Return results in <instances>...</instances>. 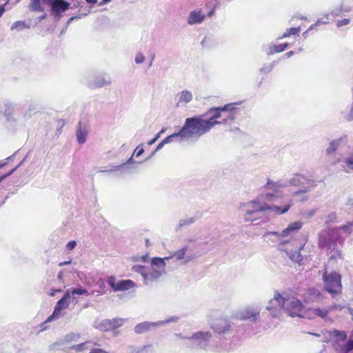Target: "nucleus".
Masks as SVG:
<instances>
[{"label":"nucleus","instance_id":"nucleus-51","mask_svg":"<svg viewBox=\"0 0 353 353\" xmlns=\"http://www.w3.org/2000/svg\"><path fill=\"white\" fill-rule=\"evenodd\" d=\"M350 22V20L349 19H343L341 20H339L336 23V26L338 27H341L343 26L348 25Z\"/></svg>","mask_w":353,"mask_h":353},{"label":"nucleus","instance_id":"nucleus-36","mask_svg":"<svg viewBox=\"0 0 353 353\" xmlns=\"http://www.w3.org/2000/svg\"><path fill=\"white\" fill-rule=\"evenodd\" d=\"M96 327L101 331H108L111 330L110 320L104 319L99 323Z\"/></svg>","mask_w":353,"mask_h":353},{"label":"nucleus","instance_id":"nucleus-37","mask_svg":"<svg viewBox=\"0 0 353 353\" xmlns=\"http://www.w3.org/2000/svg\"><path fill=\"white\" fill-rule=\"evenodd\" d=\"M108 284L111 287L114 292H118V281L114 276H108L107 279Z\"/></svg>","mask_w":353,"mask_h":353},{"label":"nucleus","instance_id":"nucleus-40","mask_svg":"<svg viewBox=\"0 0 353 353\" xmlns=\"http://www.w3.org/2000/svg\"><path fill=\"white\" fill-rule=\"evenodd\" d=\"M300 30H301L300 27H298V28H290L286 30V31L283 33V34L281 37V39L288 37H290V35H292V34H298L300 32Z\"/></svg>","mask_w":353,"mask_h":353},{"label":"nucleus","instance_id":"nucleus-11","mask_svg":"<svg viewBox=\"0 0 353 353\" xmlns=\"http://www.w3.org/2000/svg\"><path fill=\"white\" fill-rule=\"evenodd\" d=\"M260 312L258 307L248 306L237 311L234 314V317L242 321L250 320L256 322L259 318Z\"/></svg>","mask_w":353,"mask_h":353},{"label":"nucleus","instance_id":"nucleus-5","mask_svg":"<svg viewBox=\"0 0 353 353\" xmlns=\"http://www.w3.org/2000/svg\"><path fill=\"white\" fill-rule=\"evenodd\" d=\"M339 240V231L337 229H327L320 232L319 236V246L327 251L336 250L337 256L339 252L336 248V241Z\"/></svg>","mask_w":353,"mask_h":353},{"label":"nucleus","instance_id":"nucleus-27","mask_svg":"<svg viewBox=\"0 0 353 353\" xmlns=\"http://www.w3.org/2000/svg\"><path fill=\"white\" fill-rule=\"evenodd\" d=\"M164 143L166 144L170 143L173 141H179L181 142L183 141H186L185 137L182 136V130L181 129L179 132L173 133L172 134L167 137L165 139H163Z\"/></svg>","mask_w":353,"mask_h":353},{"label":"nucleus","instance_id":"nucleus-49","mask_svg":"<svg viewBox=\"0 0 353 353\" xmlns=\"http://www.w3.org/2000/svg\"><path fill=\"white\" fill-rule=\"evenodd\" d=\"M144 152V150L143 147L139 145L137 147V148L134 150L133 155H135L137 157H140L143 153Z\"/></svg>","mask_w":353,"mask_h":353},{"label":"nucleus","instance_id":"nucleus-60","mask_svg":"<svg viewBox=\"0 0 353 353\" xmlns=\"http://www.w3.org/2000/svg\"><path fill=\"white\" fill-rule=\"evenodd\" d=\"M175 335L181 339H188V338L190 337V336H183L181 334H176Z\"/></svg>","mask_w":353,"mask_h":353},{"label":"nucleus","instance_id":"nucleus-1","mask_svg":"<svg viewBox=\"0 0 353 353\" xmlns=\"http://www.w3.org/2000/svg\"><path fill=\"white\" fill-rule=\"evenodd\" d=\"M239 103H232L223 107L211 108L206 114L208 119L202 117L187 118L182 127V136L185 140H197L204 134L208 132L214 125L221 123H228L233 121L235 118V105Z\"/></svg>","mask_w":353,"mask_h":353},{"label":"nucleus","instance_id":"nucleus-20","mask_svg":"<svg viewBox=\"0 0 353 353\" xmlns=\"http://www.w3.org/2000/svg\"><path fill=\"white\" fill-rule=\"evenodd\" d=\"M132 157H131L126 163L119 165H110L108 170H100L101 172H117L118 175H121L126 172L128 165L134 163Z\"/></svg>","mask_w":353,"mask_h":353},{"label":"nucleus","instance_id":"nucleus-62","mask_svg":"<svg viewBox=\"0 0 353 353\" xmlns=\"http://www.w3.org/2000/svg\"><path fill=\"white\" fill-rule=\"evenodd\" d=\"M316 25H315V23L311 25L310 27L308 28V30L303 33V34H307L308 31L313 30L314 28V27H316Z\"/></svg>","mask_w":353,"mask_h":353},{"label":"nucleus","instance_id":"nucleus-25","mask_svg":"<svg viewBox=\"0 0 353 353\" xmlns=\"http://www.w3.org/2000/svg\"><path fill=\"white\" fill-rule=\"evenodd\" d=\"M344 307H342L341 305H332V306H330L329 307H324V308H319V307H316L315 308L314 310V314H315V318L316 316H319L321 318H323L324 319L325 317L327 316V315L328 314V313L334 310V309H339V310H342Z\"/></svg>","mask_w":353,"mask_h":353},{"label":"nucleus","instance_id":"nucleus-19","mask_svg":"<svg viewBox=\"0 0 353 353\" xmlns=\"http://www.w3.org/2000/svg\"><path fill=\"white\" fill-rule=\"evenodd\" d=\"M88 133V127L86 123L80 121L77 130V140L79 144H83L86 141Z\"/></svg>","mask_w":353,"mask_h":353},{"label":"nucleus","instance_id":"nucleus-64","mask_svg":"<svg viewBox=\"0 0 353 353\" xmlns=\"http://www.w3.org/2000/svg\"><path fill=\"white\" fill-rule=\"evenodd\" d=\"M294 51H290V52H287V53L285 54V56H286L288 58H289V57H290L291 56H292V55H294Z\"/></svg>","mask_w":353,"mask_h":353},{"label":"nucleus","instance_id":"nucleus-26","mask_svg":"<svg viewBox=\"0 0 353 353\" xmlns=\"http://www.w3.org/2000/svg\"><path fill=\"white\" fill-rule=\"evenodd\" d=\"M111 83L110 77H98L94 81L90 83L89 86L91 88H101Z\"/></svg>","mask_w":353,"mask_h":353},{"label":"nucleus","instance_id":"nucleus-23","mask_svg":"<svg viewBox=\"0 0 353 353\" xmlns=\"http://www.w3.org/2000/svg\"><path fill=\"white\" fill-rule=\"evenodd\" d=\"M303 181L305 182V185H303V189L295 192V194L307 193L310 191L312 188L316 187L318 182L321 181H315L305 176Z\"/></svg>","mask_w":353,"mask_h":353},{"label":"nucleus","instance_id":"nucleus-21","mask_svg":"<svg viewBox=\"0 0 353 353\" xmlns=\"http://www.w3.org/2000/svg\"><path fill=\"white\" fill-rule=\"evenodd\" d=\"M321 296L319 290L314 288H308L303 295L306 303L319 302L321 300Z\"/></svg>","mask_w":353,"mask_h":353},{"label":"nucleus","instance_id":"nucleus-54","mask_svg":"<svg viewBox=\"0 0 353 353\" xmlns=\"http://www.w3.org/2000/svg\"><path fill=\"white\" fill-rule=\"evenodd\" d=\"M76 245L77 243L75 241H71L67 244L66 247L68 250H72L75 248Z\"/></svg>","mask_w":353,"mask_h":353},{"label":"nucleus","instance_id":"nucleus-50","mask_svg":"<svg viewBox=\"0 0 353 353\" xmlns=\"http://www.w3.org/2000/svg\"><path fill=\"white\" fill-rule=\"evenodd\" d=\"M87 345V343H81L80 344H78L77 345L72 346V349L74 350L77 352H81L85 348V345Z\"/></svg>","mask_w":353,"mask_h":353},{"label":"nucleus","instance_id":"nucleus-18","mask_svg":"<svg viewBox=\"0 0 353 353\" xmlns=\"http://www.w3.org/2000/svg\"><path fill=\"white\" fill-rule=\"evenodd\" d=\"M205 15L201 9L191 11L188 17L187 23L189 25L200 24L204 21Z\"/></svg>","mask_w":353,"mask_h":353},{"label":"nucleus","instance_id":"nucleus-10","mask_svg":"<svg viewBox=\"0 0 353 353\" xmlns=\"http://www.w3.org/2000/svg\"><path fill=\"white\" fill-rule=\"evenodd\" d=\"M19 114L17 115L15 123H25L30 120L39 111V105L36 101H30L28 108H18Z\"/></svg>","mask_w":353,"mask_h":353},{"label":"nucleus","instance_id":"nucleus-57","mask_svg":"<svg viewBox=\"0 0 353 353\" xmlns=\"http://www.w3.org/2000/svg\"><path fill=\"white\" fill-rule=\"evenodd\" d=\"M159 134H157L155 137L154 139H152V140H150L149 142H148V145H153L157 140L159 138Z\"/></svg>","mask_w":353,"mask_h":353},{"label":"nucleus","instance_id":"nucleus-55","mask_svg":"<svg viewBox=\"0 0 353 353\" xmlns=\"http://www.w3.org/2000/svg\"><path fill=\"white\" fill-rule=\"evenodd\" d=\"M294 196H299L300 195V198L299 199V201H304L307 200V196L305 195V193L295 194V192H294Z\"/></svg>","mask_w":353,"mask_h":353},{"label":"nucleus","instance_id":"nucleus-31","mask_svg":"<svg viewBox=\"0 0 353 353\" xmlns=\"http://www.w3.org/2000/svg\"><path fill=\"white\" fill-rule=\"evenodd\" d=\"M331 336L334 338L336 340L333 341L332 344L334 342H339L342 343L347 339V333L345 331H339V330H333L330 332Z\"/></svg>","mask_w":353,"mask_h":353},{"label":"nucleus","instance_id":"nucleus-6","mask_svg":"<svg viewBox=\"0 0 353 353\" xmlns=\"http://www.w3.org/2000/svg\"><path fill=\"white\" fill-rule=\"evenodd\" d=\"M325 290L332 296L337 294L341 292V277L336 272L327 274L325 272L323 276Z\"/></svg>","mask_w":353,"mask_h":353},{"label":"nucleus","instance_id":"nucleus-12","mask_svg":"<svg viewBox=\"0 0 353 353\" xmlns=\"http://www.w3.org/2000/svg\"><path fill=\"white\" fill-rule=\"evenodd\" d=\"M19 106L9 100L1 101L0 113L4 115L8 121L16 122L15 110H18Z\"/></svg>","mask_w":353,"mask_h":353},{"label":"nucleus","instance_id":"nucleus-16","mask_svg":"<svg viewBox=\"0 0 353 353\" xmlns=\"http://www.w3.org/2000/svg\"><path fill=\"white\" fill-rule=\"evenodd\" d=\"M44 3L48 4L52 11L58 14L68 9L70 4L63 0H44Z\"/></svg>","mask_w":353,"mask_h":353},{"label":"nucleus","instance_id":"nucleus-2","mask_svg":"<svg viewBox=\"0 0 353 353\" xmlns=\"http://www.w3.org/2000/svg\"><path fill=\"white\" fill-rule=\"evenodd\" d=\"M279 198V193L272 192L261 194L251 201L241 203L239 210L242 212L244 222L250 223L261 219V223H267L269 219L261 215L267 211L274 212L276 214L286 213L293 204L292 200H290L283 208L268 203L276 202Z\"/></svg>","mask_w":353,"mask_h":353},{"label":"nucleus","instance_id":"nucleus-52","mask_svg":"<svg viewBox=\"0 0 353 353\" xmlns=\"http://www.w3.org/2000/svg\"><path fill=\"white\" fill-rule=\"evenodd\" d=\"M166 143H164V141L163 140L161 143H159L155 150L151 154L150 157L145 159V161L148 160L150 158H151L156 152L161 150Z\"/></svg>","mask_w":353,"mask_h":353},{"label":"nucleus","instance_id":"nucleus-33","mask_svg":"<svg viewBox=\"0 0 353 353\" xmlns=\"http://www.w3.org/2000/svg\"><path fill=\"white\" fill-rule=\"evenodd\" d=\"M186 251H187V248L184 247V248L180 249L179 250L175 252L174 254H171V256L165 257L164 258L165 261L172 259L173 257H176L178 260L183 259L185 258Z\"/></svg>","mask_w":353,"mask_h":353},{"label":"nucleus","instance_id":"nucleus-7","mask_svg":"<svg viewBox=\"0 0 353 353\" xmlns=\"http://www.w3.org/2000/svg\"><path fill=\"white\" fill-rule=\"evenodd\" d=\"M303 308L300 300L284 294L283 310L292 317H299Z\"/></svg>","mask_w":353,"mask_h":353},{"label":"nucleus","instance_id":"nucleus-61","mask_svg":"<svg viewBox=\"0 0 353 353\" xmlns=\"http://www.w3.org/2000/svg\"><path fill=\"white\" fill-rule=\"evenodd\" d=\"M71 263V261H63V262H61L59 263V266H63V265H68Z\"/></svg>","mask_w":353,"mask_h":353},{"label":"nucleus","instance_id":"nucleus-14","mask_svg":"<svg viewBox=\"0 0 353 353\" xmlns=\"http://www.w3.org/2000/svg\"><path fill=\"white\" fill-rule=\"evenodd\" d=\"M70 298V290H67L63 297L57 303L52 314L47 319L46 322H51L52 321L58 319L61 311L68 307Z\"/></svg>","mask_w":353,"mask_h":353},{"label":"nucleus","instance_id":"nucleus-24","mask_svg":"<svg viewBox=\"0 0 353 353\" xmlns=\"http://www.w3.org/2000/svg\"><path fill=\"white\" fill-rule=\"evenodd\" d=\"M288 46V43H283L274 46H267L263 47V50L268 55L275 52H281L284 51Z\"/></svg>","mask_w":353,"mask_h":353},{"label":"nucleus","instance_id":"nucleus-56","mask_svg":"<svg viewBox=\"0 0 353 353\" xmlns=\"http://www.w3.org/2000/svg\"><path fill=\"white\" fill-rule=\"evenodd\" d=\"M90 353H108L101 349L99 348H94L92 349Z\"/></svg>","mask_w":353,"mask_h":353},{"label":"nucleus","instance_id":"nucleus-13","mask_svg":"<svg viewBox=\"0 0 353 353\" xmlns=\"http://www.w3.org/2000/svg\"><path fill=\"white\" fill-rule=\"evenodd\" d=\"M178 321H179V318L177 316H173L166 320L159 321L155 323L144 321V322L137 324L134 327V331L136 333L141 334V333H143L145 332L150 330L152 327H156L157 326L163 325L165 324L170 323L172 322H177Z\"/></svg>","mask_w":353,"mask_h":353},{"label":"nucleus","instance_id":"nucleus-4","mask_svg":"<svg viewBox=\"0 0 353 353\" xmlns=\"http://www.w3.org/2000/svg\"><path fill=\"white\" fill-rule=\"evenodd\" d=\"M302 222L296 221L288 225V226L281 232H268L264 235V237L267 241L286 244L292 240L293 236L302 228Z\"/></svg>","mask_w":353,"mask_h":353},{"label":"nucleus","instance_id":"nucleus-3","mask_svg":"<svg viewBox=\"0 0 353 353\" xmlns=\"http://www.w3.org/2000/svg\"><path fill=\"white\" fill-rule=\"evenodd\" d=\"M165 259L154 257L151 261L150 269L143 265H137L132 267V270L141 275L145 285H150L165 274Z\"/></svg>","mask_w":353,"mask_h":353},{"label":"nucleus","instance_id":"nucleus-46","mask_svg":"<svg viewBox=\"0 0 353 353\" xmlns=\"http://www.w3.org/2000/svg\"><path fill=\"white\" fill-rule=\"evenodd\" d=\"M145 60V57L142 52H137L134 57V61L137 64L143 63Z\"/></svg>","mask_w":353,"mask_h":353},{"label":"nucleus","instance_id":"nucleus-8","mask_svg":"<svg viewBox=\"0 0 353 353\" xmlns=\"http://www.w3.org/2000/svg\"><path fill=\"white\" fill-rule=\"evenodd\" d=\"M212 336V333L209 331H199L190 336L188 341L193 348L204 350L208 346Z\"/></svg>","mask_w":353,"mask_h":353},{"label":"nucleus","instance_id":"nucleus-43","mask_svg":"<svg viewBox=\"0 0 353 353\" xmlns=\"http://www.w3.org/2000/svg\"><path fill=\"white\" fill-rule=\"evenodd\" d=\"M41 0H32L30 4V8L33 11H43L41 7Z\"/></svg>","mask_w":353,"mask_h":353},{"label":"nucleus","instance_id":"nucleus-35","mask_svg":"<svg viewBox=\"0 0 353 353\" xmlns=\"http://www.w3.org/2000/svg\"><path fill=\"white\" fill-rule=\"evenodd\" d=\"M195 222V219L194 217H189L181 219L179 221V224L176 226V230H180L181 228L190 225Z\"/></svg>","mask_w":353,"mask_h":353},{"label":"nucleus","instance_id":"nucleus-28","mask_svg":"<svg viewBox=\"0 0 353 353\" xmlns=\"http://www.w3.org/2000/svg\"><path fill=\"white\" fill-rule=\"evenodd\" d=\"M118 292L126 291L135 286V283L132 280H119L118 281Z\"/></svg>","mask_w":353,"mask_h":353},{"label":"nucleus","instance_id":"nucleus-34","mask_svg":"<svg viewBox=\"0 0 353 353\" xmlns=\"http://www.w3.org/2000/svg\"><path fill=\"white\" fill-rule=\"evenodd\" d=\"M315 308H309L307 310H305L303 308L301 314H300V318H305L308 319H313L315 318V312H314Z\"/></svg>","mask_w":353,"mask_h":353},{"label":"nucleus","instance_id":"nucleus-42","mask_svg":"<svg viewBox=\"0 0 353 353\" xmlns=\"http://www.w3.org/2000/svg\"><path fill=\"white\" fill-rule=\"evenodd\" d=\"M303 246H301V247L300 248V250H302V249H303ZM300 252V251H299V252H294V253H293V254H291V256H290V259H291L293 261H295V262H296V263H300V262H301V261H303V256H302V255L300 254V252Z\"/></svg>","mask_w":353,"mask_h":353},{"label":"nucleus","instance_id":"nucleus-22","mask_svg":"<svg viewBox=\"0 0 353 353\" xmlns=\"http://www.w3.org/2000/svg\"><path fill=\"white\" fill-rule=\"evenodd\" d=\"M332 346L336 353H349L353 350V339L349 340L346 343L334 342Z\"/></svg>","mask_w":353,"mask_h":353},{"label":"nucleus","instance_id":"nucleus-15","mask_svg":"<svg viewBox=\"0 0 353 353\" xmlns=\"http://www.w3.org/2000/svg\"><path fill=\"white\" fill-rule=\"evenodd\" d=\"M210 327L214 332L221 334L230 332L232 327L228 319L221 318L216 319L213 323H212Z\"/></svg>","mask_w":353,"mask_h":353},{"label":"nucleus","instance_id":"nucleus-38","mask_svg":"<svg viewBox=\"0 0 353 353\" xmlns=\"http://www.w3.org/2000/svg\"><path fill=\"white\" fill-rule=\"evenodd\" d=\"M343 162L347 168L353 170V150H351L348 156L344 159Z\"/></svg>","mask_w":353,"mask_h":353},{"label":"nucleus","instance_id":"nucleus-17","mask_svg":"<svg viewBox=\"0 0 353 353\" xmlns=\"http://www.w3.org/2000/svg\"><path fill=\"white\" fill-rule=\"evenodd\" d=\"M176 106L178 108H185L193 99L192 93L188 90H183L176 94Z\"/></svg>","mask_w":353,"mask_h":353},{"label":"nucleus","instance_id":"nucleus-32","mask_svg":"<svg viewBox=\"0 0 353 353\" xmlns=\"http://www.w3.org/2000/svg\"><path fill=\"white\" fill-rule=\"evenodd\" d=\"M304 179L305 176L303 175L295 174L289 180L288 184L290 185L303 187V185H305V182L303 181Z\"/></svg>","mask_w":353,"mask_h":353},{"label":"nucleus","instance_id":"nucleus-45","mask_svg":"<svg viewBox=\"0 0 353 353\" xmlns=\"http://www.w3.org/2000/svg\"><path fill=\"white\" fill-rule=\"evenodd\" d=\"M342 9H343V4H341L339 7H337V8H335L334 9H333L330 12V14H331L333 17L339 16L342 14ZM328 16H329V14H327L325 15V17L327 18Z\"/></svg>","mask_w":353,"mask_h":353},{"label":"nucleus","instance_id":"nucleus-58","mask_svg":"<svg viewBox=\"0 0 353 353\" xmlns=\"http://www.w3.org/2000/svg\"><path fill=\"white\" fill-rule=\"evenodd\" d=\"M352 10V8L350 6H345L343 5L342 13L343 12H349Z\"/></svg>","mask_w":353,"mask_h":353},{"label":"nucleus","instance_id":"nucleus-9","mask_svg":"<svg viewBox=\"0 0 353 353\" xmlns=\"http://www.w3.org/2000/svg\"><path fill=\"white\" fill-rule=\"evenodd\" d=\"M284 294H281L275 292L274 296L268 302L266 310L269 311L274 318H279L281 314V309H283Z\"/></svg>","mask_w":353,"mask_h":353},{"label":"nucleus","instance_id":"nucleus-44","mask_svg":"<svg viewBox=\"0 0 353 353\" xmlns=\"http://www.w3.org/2000/svg\"><path fill=\"white\" fill-rule=\"evenodd\" d=\"M26 28V25L25 21H18L13 23L11 26V30L17 29L18 30H21Z\"/></svg>","mask_w":353,"mask_h":353},{"label":"nucleus","instance_id":"nucleus-29","mask_svg":"<svg viewBox=\"0 0 353 353\" xmlns=\"http://www.w3.org/2000/svg\"><path fill=\"white\" fill-rule=\"evenodd\" d=\"M343 141V138L342 137L331 141L326 149V154L330 155L334 153L339 148Z\"/></svg>","mask_w":353,"mask_h":353},{"label":"nucleus","instance_id":"nucleus-48","mask_svg":"<svg viewBox=\"0 0 353 353\" xmlns=\"http://www.w3.org/2000/svg\"><path fill=\"white\" fill-rule=\"evenodd\" d=\"M274 64L264 65L260 70L261 72L269 73L273 69Z\"/></svg>","mask_w":353,"mask_h":353},{"label":"nucleus","instance_id":"nucleus-39","mask_svg":"<svg viewBox=\"0 0 353 353\" xmlns=\"http://www.w3.org/2000/svg\"><path fill=\"white\" fill-rule=\"evenodd\" d=\"M70 296L89 295L88 291L83 288H72L70 291Z\"/></svg>","mask_w":353,"mask_h":353},{"label":"nucleus","instance_id":"nucleus-30","mask_svg":"<svg viewBox=\"0 0 353 353\" xmlns=\"http://www.w3.org/2000/svg\"><path fill=\"white\" fill-rule=\"evenodd\" d=\"M287 185H288L283 184V183H280L279 181H276H276H273L272 180L268 179V181H267V183L264 186V188H266V189L270 190H272L274 192L279 193L278 190L280 188L286 187Z\"/></svg>","mask_w":353,"mask_h":353},{"label":"nucleus","instance_id":"nucleus-59","mask_svg":"<svg viewBox=\"0 0 353 353\" xmlns=\"http://www.w3.org/2000/svg\"><path fill=\"white\" fill-rule=\"evenodd\" d=\"M327 23V21H322L321 19H319V20H317V21L315 23V25H316V26H319V25H321V24H325V23Z\"/></svg>","mask_w":353,"mask_h":353},{"label":"nucleus","instance_id":"nucleus-47","mask_svg":"<svg viewBox=\"0 0 353 353\" xmlns=\"http://www.w3.org/2000/svg\"><path fill=\"white\" fill-rule=\"evenodd\" d=\"M351 227H353V221L351 222H348L345 225H343V226L340 227L339 230H343L344 231L350 234L351 232V231L350 230V228Z\"/></svg>","mask_w":353,"mask_h":353},{"label":"nucleus","instance_id":"nucleus-53","mask_svg":"<svg viewBox=\"0 0 353 353\" xmlns=\"http://www.w3.org/2000/svg\"><path fill=\"white\" fill-rule=\"evenodd\" d=\"M17 167L11 170L8 173L1 176H0V183L2 182L5 179L8 177L10 175H11L12 173H14L15 172V170H17Z\"/></svg>","mask_w":353,"mask_h":353},{"label":"nucleus","instance_id":"nucleus-63","mask_svg":"<svg viewBox=\"0 0 353 353\" xmlns=\"http://www.w3.org/2000/svg\"><path fill=\"white\" fill-rule=\"evenodd\" d=\"M5 12V8L3 7V5L0 6V17Z\"/></svg>","mask_w":353,"mask_h":353},{"label":"nucleus","instance_id":"nucleus-41","mask_svg":"<svg viewBox=\"0 0 353 353\" xmlns=\"http://www.w3.org/2000/svg\"><path fill=\"white\" fill-rule=\"evenodd\" d=\"M124 320L122 319H114L110 320L111 329H115L121 327L123 324Z\"/></svg>","mask_w":353,"mask_h":353}]
</instances>
